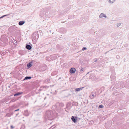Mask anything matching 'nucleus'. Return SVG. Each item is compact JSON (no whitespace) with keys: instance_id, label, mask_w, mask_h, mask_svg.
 <instances>
[{"instance_id":"obj_1","label":"nucleus","mask_w":129,"mask_h":129,"mask_svg":"<svg viewBox=\"0 0 129 129\" xmlns=\"http://www.w3.org/2000/svg\"><path fill=\"white\" fill-rule=\"evenodd\" d=\"M76 71V69L75 68H72L70 70V72L71 74L74 73Z\"/></svg>"},{"instance_id":"obj_2","label":"nucleus","mask_w":129,"mask_h":129,"mask_svg":"<svg viewBox=\"0 0 129 129\" xmlns=\"http://www.w3.org/2000/svg\"><path fill=\"white\" fill-rule=\"evenodd\" d=\"M103 17H106V16L105 14H103V13H101L100 15L99 16V17L100 18H102Z\"/></svg>"},{"instance_id":"obj_3","label":"nucleus","mask_w":129,"mask_h":129,"mask_svg":"<svg viewBox=\"0 0 129 129\" xmlns=\"http://www.w3.org/2000/svg\"><path fill=\"white\" fill-rule=\"evenodd\" d=\"M26 48L30 50L31 49V47L29 45H27L26 46Z\"/></svg>"},{"instance_id":"obj_4","label":"nucleus","mask_w":129,"mask_h":129,"mask_svg":"<svg viewBox=\"0 0 129 129\" xmlns=\"http://www.w3.org/2000/svg\"><path fill=\"white\" fill-rule=\"evenodd\" d=\"M24 22H25L23 21H20L19 23V24L20 25H21L24 24Z\"/></svg>"},{"instance_id":"obj_5","label":"nucleus","mask_w":129,"mask_h":129,"mask_svg":"<svg viewBox=\"0 0 129 129\" xmlns=\"http://www.w3.org/2000/svg\"><path fill=\"white\" fill-rule=\"evenodd\" d=\"M71 119L75 123L76 122V120L75 119L74 117V116H72L71 118Z\"/></svg>"},{"instance_id":"obj_6","label":"nucleus","mask_w":129,"mask_h":129,"mask_svg":"<svg viewBox=\"0 0 129 129\" xmlns=\"http://www.w3.org/2000/svg\"><path fill=\"white\" fill-rule=\"evenodd\" d=\"M22 92H18L17 93H16L14 95V96H16L18 95H19L20 94H22Z\"/></svg>"},{"instance_id":"obj_7","label":"nucleus","mask_w":129,"mask_h":129,"mask_svg":"<svg viewBox=\"0 0 129 129\" xmlns=\"http://www.w3.org/2000/svg\"><path fill=\"white\" fill-rule=\"evenodd\" d=\"M83 88V87H82V88H77L76 89V90L78 91H79L80 90H82V88Z\"/></svg>"},{"instance_id":"obj_8","label":"nucleus","mask_w":129,"mask_h":129,"mask_svg":"<svg viewBox=\"0 0 129 129\" xmlns=\"http://www.w3.org/2000/svg\"><path fill=\"white\" fill-rule=\"evenodd\" d=\"M32 66V65H31V64L29 63L28 64H27V67L28 68H29L30 67H31Z\"/></svg>"},{"instance_id":"obj_9","label":"nucleus","mask_w":129,"mask_h":129,"mask_svg":"<svg viewBox=\"0 0 129 129\" xmlns=\"http://www.w3.org/2000/svg\"><path fill=\"white\" fill-rule=\"evenodd\" d=\"M31 78V77H26L25 78V79H24V80L30 79Z\"/></svg>"},{"instance_id":"obj_10","label":"nucleus","mask_w":129,"mask_h":129,"mask_svg":"<svg viewBox=\"0 0 129 129\" xmlns=\"http://www.w3.org/2000/svg\"><path fill=\"white\" fill-rule=\"evenodd\" d=\"M104 107V106L102 105H100L99 106V108H103Z\"/></svg>"},{"instance_id":"obj_11","label":"nucleus","mask_w":129,"mask_h":129,"mask_svg":"<svg viewBox=\"0 0 129 129\" xmlns=\"http://www.w3.org/2000/svg\"><path fill=\"white\" fill-rule=\"evenodd\" d=\"M86 49V48L85 47H83V48L82 49V50H85Z\"/></svg>"},{"instance_id":"obj_12","label":"nucleus","mask_w":129,"mask_h":129,"mask_svg":"<svg viewBox=\"0 0 129 129\" xmlns=\"http://www.w3.org/2000/svg\"><path fill=\"white\" fill-rule=\"evenodd\" d=\"M121 24L120 23H118L117 24V25L118 26H119Z\"/></svg>"},{"instance_id":"obj_13","label":"nucleus","mask_w":129,"mask_h":129,"mask_svg":"<svg viewBox=\"0 0 129 129\" xmlns=\"http://www.w3.org/2000/svg\"><path fill=\"white\" fill-rule=\"evenodd\" d=\"M6 115L8 117H10V114H7Z\"/></svg>"},{"instance_id":"obj_14","label":"nucleus","mask_w":129,"mask_h":129,"mask_svg":"<svg viewBox=\"0 0 129 129\" xmlns=\"http://www.w3.org/2000/svg\"><path fill=\"white\" fill-rule=\"evenodd\" d=\"M6 16V15H4V16H2V17H0V19L1 18H3V17H5V16Z\"/></svg>"},{"instance_id":"obj_15","label":"nucleus","mask_w":129,"mask_h":129,"mask_svg":"<svg viewBox=\"0 0 129 129\" xmlns=\"http://www.w3.org/2000/svg\"><path fill=\"white\" fill-rule=\"evenodd\" d=\"M109 3H112L113 2H112L111 1V0H109Z\"/></svg>"},{"instance_id":"obj_16","label":"nucleus","mask_w":129,"mask_h":129,"mask_svg":"<svg viewBox=\"0 0 129 129\" xmlns=\"http://www.w3.org/2000/svg\"><path fill=\"white\" fill-rule=\"evenodd\" d=\"M11 127L12 129H13L14 128V127L12 125L11 126Z\"/></svg>"},{"instance_id":"obj_17","label":"nucleus","mask_w":129,"mask_h":129,"mask_svg":"<svg viewBox=\"0 0 129 129\" xmlns=\"http://www.w3.org/2000/svg\"><path fill=\"white\" fill-rule=\"evenodd\" d=\"M19 109H17V110H15V111H19Z\"/></svg>"},{"instance_id":"obj_18","label":"nucleus","mask_w":129,"mask_h":129,"mask_svg":"<svg viewBox=\"0 0 129 129\" xmlns=\"http://www.w3.org/2000/svg\"><path fill=\"white\" fill-rule=\"evenodd\" d=\"M94 60H95V61H94V62H96L97 61V60L96 59H94Z\"/></svg>"},{"instance_id":"obj_19","label":"nucleus","mask_w":129,"mask_h":129,"mask_svg":"<svg viewBox=\"0 0 129 129\" xmlns=\"http://www.w3.org/2000/svg\"><path fill=\"white\" fill-rule=\"evenodd\" d=\"M92 95L93 97H94L95 96L94 95V94H92Z\"/></svg>"}]
</instances>
